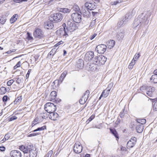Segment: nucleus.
<instances>
[{
    "instance_id": "1",
    "label": "nucleus",
    "mask_w": 157,
    "mask_h": 157,
    "mask_svg": "<svg viewBox=\"0 0 157 157\" xmlns=\"http://www.w3.org/2000/svg\"><path fill=\"white\" fill-rule=\"evenodd\" d=\"M148 15L145 13H142L136 18L133 23V27L135 29H141L147 25L149 22L148 20Z\"/></svg>"
},
{
    "instance_id": "2",
    "label": "nucleus",
    "mask_w": 157,
    "mask_h": 157,
    "mask_svg": "<svg viewBox=\"0 0 157 157\" xmlns=\"http://www.w3.org/2000/svg\"><path fill=\"white\" fill-rule=\"evenodd\" d=\"M107 58L102 55L95 57L93 60V63L95 65L100 66L104 64L107 60Z\"/></svg>"
},
{
    "instance_id": "3",
    "label": "nucleus",
    "mask_w": 157,
    "mask_h": 157,
    "mask_svg": "<svg viewBox=\"0 0 157 157\" xmlns=\"http://www.w3.org/2000/svg\"><path fill=\"white\" fill-rule=\"evenodd\" d=\"M63 17L62 14L58 13L51 15L49 17V19L52 22H58L62 20Z\"/></svg>"
},
{
    "instance_id": "4",
    "label": "nucleus",
    "mask_w": 157,
    "mask_h": 157,
    "mask_svg": "<svg viewBox=\"0 0 157 157\" xmlns=\"http://www.w3.org/2000/svg\"><path fill=\"white\" fill-rule=\"evenodd\" d=\"M56 105L52 103H47L44 105V109L48 113L53 112L56 111Z\"/></svg>"
},
{
    "instance_id": "5",
    "label": "nucleus",
    "mask_w": 157,
    "mask_h": 157,
    "mask_svg": "<svg viewBox=\"0 0 157 157\" xmlns=\"http://www.w3.org/2000/svg\"><path fill=\"white\" fill-rule=\"evenodd\" d=\"M74 21L71 20H68L67 22V30L70 31V32H73L76 29L77 27L76 26L75 24L74 23Z\"/></svg>"
},
{
    "instance_id": "6",
    "label": "nucleus",
    "mask_w": 157,
    "mask_h": 157,
    "mask_svg": "<svg viewBox=\"0 0 157 157\" xmlns=\"http://www.w3.org/2000/svg\"><path fill=\"white\" fill-rule=\"evenodd\" d=\"M56 34L59 37H65L66 38L68 36L67 32L64 27L63 28H61L57 30Z\"/></svg>"
},
{
    "instance_id": "7",
    "label": "nucleus",
    "mask_w": 157,
    "mask_h": 157,
    "mask_svg": "<svg viewBox=\"0 0 157 157\" xmlns=\"http://www.w3.org/2000/svg\"><path fill=\"white\" fill-rule=\"evenodd\" d=\"M107 46L105 44L99 45L95 48V50L100 54H103L106 51Z\"/></svg>"
},
{
    "instance_id": "8",
    "label": "nucleus",
    "mask_w": 157,
    "mask_h": 157,
    "mask_svg": "<svg viewBox=\"0 0 157 157\" xmlns=\"http://www.w3.org/2000/svg\"><path fill=\"white\" fill-rule=\"evenodd\" d=\"M96 3L92 2H86L85 4V7L90 10H93L96 8Z\"/></svg>"
},
{
    "instance_id": "9",
    "label": "nucleus",
    "mask_w": 157,
    "mask_h": 157,
    "mask_svg": "<svg viewBox=\"0 0 157 157\" xmlns=\"http://www.w3.org/2000/svg\"><path fill=\"white\" fill-rule=\"evenodd\" d=\"M73 21L76 23L80 22L81 20V14L77 13H73L71 15Z\"/></svg>"
},
{
    "instance_id": "10",
    "label": "nucleus",
    "mask_w": 157,
    "mask_h": 157,
    "mask_svg": "<svg viewBox=\"0 0 157 157\" xmlns=\"http://www.w3.org/2000/svg\"><path fill=\"white\" fill-rule=\"evenodd\" d=\"M73 150L76 153H81L82 150V147L81 144L79 142L75 143L74 145Z\"/></svg>"
},
{
    "instance_id": "11",
    "label": "nucleus",
    "mask_w": 157,
    "mask_h": 157,
    "mask_svg": "<svg viewBox=\"0 0 157 157\" xmlns=\"http://www.w3.org/2000/svg\"><path fill=\"white\" fill-rule=\"evenodd\" d=\"M155 90V88L154 87L151 86H147L146 89V92L147 94L146 96L150 97H152Z\"/></svg>"
},
{
    "instance_id": "12",
    "label": "nucleus",
    "mask_w": 157,
    "mask_h": 157,
    "mask_svg": "<svg viewBox=\"0 0 157 157\" xmlns=\"http://www.w3.org/2000/svg\"><path fill=\"white\" fill-rule=\"evenodd\" d=\"M34 37L38 38H41L43 36V32L39 29H36L33 33Z\"/></svg>"
},
{
    "instance_id": "13",
    "label": "nucleus",
    "mask_w": 157,
    "mask_h": 157,
    "mask_svg": "<svg viewBox=\"0 0 157 157\" xmlns=\"http://www.w3.org/2000/svg\"><path fill=\"white\" fill-rule=\"evenodd\" d=\"M140 57L139 53H136L134 56L133 59L129 64L128 68L129 69H132L133 65L135 64V62Z\"/></svg>"
},
{
    "instance_id": "14",
    "label": "nucleus",
    "mask_w": 157,
    "mask_h": 157,
    "mask_svg": "<svg viewBox=\"0 0 157 157\" xmlns=\"http://www.w3.org/2000/svg\"><path fill=\"white\" fill-rule=\"evenodd\" d=\"M94 52L92 51L87 52L85 55L84 59L86 61H90L94 57Z\"/></svg>"
},
{
    "instance_id": "15",
    "label": "nucleus",
    "mask_w": 157,
    "mask_h": 157,
    "mask_svg": "<svg viewBox=\"0 0 157 157\" xmlns=\"http://www.w3.org/2000/svg\"><path fill=\"white\" fill-rule=\"evenodd\" d=\"M128 21V18L127 15H126L124 18L121 20H120L117 23V26L120 27L121 26H124L126 24Z\"/></svg>"
},
{
    "instance_id": "16",
    "label": "nucleus",
    "mask_w": 157,
    "mask_h": 157,
    "mask_svg": "<svg viewBox=\"0 0 157 157\" xmlns=\"http://www.w3.org/2000/svg\"><path fill=\"white\" fill-rule=\"evenodd\" d=\"M43 119V117L42 116H39L36 117L32 122V127H33L37 124L42 122Z\"/></svg>"
},
{
    "instance_id": "17",
    "label": "nucleus",
    "mask_w": 157,
    "mask_h": 157,
    "mask_svg": "<svg viewBox=\"0 0 157 157\" xmlns=\"http://www.w3.org/2000/svg\"><path fill=\"white\" fill-rule=\"evenodd\" d=\"M10 155L11 157H21V152L17 150H13L11 151Z\"/></svg>"
},
{
    "instance_id": "18",
    "label": "nucleus",
    "mask_w": 157,
    "mask_h": 157,
    "mask_svg": "<svg viewBox=\"0 0 157 157\" xmlns=\"http://www.w3.org/2000/svg\"><path fill=\"white\" fill-rule=\"evenodd\" d=\"M50 119L53 121L58 120L59 118V115L56 113L52 112L50 113L48 115Z\"/></svg>"
},
{
    "instance_id": "19",
    "label": "nucleus",
    "mask_w": 157,
    "mask_h": 157,
    "mask_svg": "<svg viewBox=\"0 0 157 157\" xmlns=\"http://www.w3.org/2000/svg\"><path fill=\"white\" fill-rule=\"evenodd\" d=\"M30 147V145L25 146L22 145L19 146V149L21 151H22L24 153H27L31 149Z\"/></svg>"
},
{
    "instance_id": "20",
    "label": "nucleus",
    "mask_w": 157,
    "mask_h": 157,
    "mask_svg": "<svg viewBox=\"0 0 157 157\" xmlns=\"http://www.w3.org/2000/svg\"><path fill=\"white\" fill-rule=\"evenodd\" d=\"M110 89V88H109V86L105 90L103 91L100 97L99 98V99H100L101 97H104L105 98L106 97L108 96L109 93Z\"/></svg>"
},
{
    "instance_id": "21",
    "label": "nucleus",
    "mask_w": 157,
    "mask_h": 157,
    "mask_svg": "<svg viewBox=\"0 0 157 157\" xmlns=\"http://www.w3.org/2000/svg\"><path fill=\"white\" fill-rule=\"evenodd\" d=\"M67 73V71H64V72L61 74V75L59 78V79L58 81L59 83H61L62 82L63 79L66 76Z\"/></svg>"
},
{
    "instance_id": "22",
    "label": "nucleus",
    "mask_w": 157,
    "mask_h": 157,
    "mask_svg": "<svg viewBox=\"0 0 157 157\" xmlns=\"http://www.w3.org/2000/svg\"><path fill=\"white\" fill-rule=\"evenodd\" d=\"M84 61L82 59H79L76 65V67L78 68L82 69L84 67Z\"/></svg>"
},
{
    "instance_id": "23",
    "label": "nucleus",
    "mask_w": 157,
    "mask_h": 157,
    "mask_svg": "<svg viewBox=\"0 0 157 157\" xmlns=\"http://www.w3.org/2000/svg\"><path fill=\"white\" fill-rule=\"evenodd\" d=\"M34 149H31L29 150V157H36L37 156V152Z\"/></svg>"
},
{
    "instance_id": "24",
    "label": "nucleus",
    "mask_w": 157,
    "mask_h": 157,
    "mask_svg": "<svg viewBox=\"0 0 157 157\" xmlns=\"http://www.w3.org/2000/svg\"><path fill=\"white\" fill-rule=\"evenodd\" d=\"M52 21H48L45 23V28L48 29H52L54 26L53 24L52 23Z\"/></svg>"
},
{
    "instance_id": "25",
    "label": "nucleus",
    "mask_w": 157,
    "mask_h": 157,
    "mask_svg": "<svg viewBox=\"0 0 157 157\" xmlns=\"http://www.w3.org/2000/svg\"><path fill=\"white\" fill-rule=\"evenodd\" d=\"M154 75H152L150 78V80L151 82L154 83H157V73L155 72V71H154Z\"/></svg>"
},
{
    "instance_id": "26",
    "label": "nucleus",
    "mask_w": 157,
    "mask_h": 157,
    "mask_svg": "<svg viewBox=\"0 0 157 157\" xmlns=\"http://www.w3.org/2000/svg\"><path fill=\"white\" fill-rule=\"evenodd\" d=\"M136 128L137 132L139 133H141L144 129L143 125L140 124L137 125Z\"/></svg>"
},
{
    "instance_id": "27",
    "label": "nucleus",
    "mask_w": 157,
    "mask_h": 157,
    "mask_svg": "<svg viewBox=\"0 0 157 157\" xmlns=\"http://www.w3.org/2000/svg\"><path fill=\"white\" fill-rule=\"evenodd\" d=\"M115 44V41L113 40H111L108 43L107 47L111 49L113 48Z\"/></svg>"
},
{
    "instance_id": "28",
    "label": "nucleus",
    "mask_w": 157,
    "mask_h": 157,
    "mask_svg": "<svg viewBox=\"0 0 157 157\" xmlns=\"http://www.w3.org/2000/svg\"><path fill=\"white\" fill-rule=\"evenodd\" d=\"M18 15L17 14H14L10 19V22L11 24L13 23L17 19Z\"/></svg>"
},
{
    "instance_id": "29",
    "label": "nucleus",
    "mask_w": 157,
    "mask_h": 157,
    "mask_svg": "<svg viewBox=\"0 0 157 157\" xmlns=\"http://www.w3.org/2000/svg\"><path fill=\"white\" fill-rule=\"evenodd\" d=\"M124 36V33L122 32H119L117 35V37L119 40L123 39Z\"/></svg>"
},
{
    "instance_id": "30",
    "label": "nucleus",
    "mask_w": 157,
    "mask_h": 157,
    "mask_svg": "<svg viewBox=\"0 0 157 157\" xmlns=\"http://www.w3.org/2000/svg\"><path fill=\"white\" fill-rule=\"evenodd\" d=\"M110 129L111 133L115 136L116 138L118 139V135L117 132L115 130L113 129Z\"/></svg>"
},
{
    "instance_id": "31",
    "label": "nucleus",
    "mask_w": 157,
    "mask_h": 157,
    "mask_svg": "<svg viewBox=\"0 0 157 157\" xmlns=\"http://www.w3.org/2000/svg\"><path fill=\"white\" fill-rule=\"evenodd\" d=\"M135 144L130 140H129L127 143V147L129 148H132L134 146Z\"/></svg>"
},
{
    "instance_id": "32",
    "label": "nucleus",
    "mask_w": 157,
    "mask_h": 157,
    "mask_svg": "<svg viewBox=\"0 0 157 157\" xmlns=\"http://www.w3.org/2000/svg\"><path fill=\"white\" fill-rule=\"evenodd\" d=\"M71 11V10L66 8H60V11L64 13H69Z\"/></svg>"
},
{
    "instance_id": "33",
    "label": "nucleus",
    "mask_w": 157,
    "mask_h": 157,
    "mask_svg": "<svg viewBox=\"0 0 157 157\" xmlns=\"http://www.w3.org/2000/svg\"><path fill=\"white\" fill-rule=\"evenodd\" d=\"M82 11L83 13V15L86 16L89 15L90 13L89 11V10L87 9L86 8L85 9H83V8H82Z\"/></svg>"
},
{
    "instance_id": "34",
    "label": "nucleus",
    "mask_w": 157,
    "mask_h": 157,
    "mask_svg": "<svg viewBox=\"0 0 157 157\" xmlns=\"http://www.w3.org/2000/svg\"><path fill=\"white\" fill-rule=\"evenodd\" d=\"M136 121L138 123L140 124L143 125V124H145L146 122V120L145 119H137L136 120Z\"/></svg>"
},
{
    "instance_id": "35",
    "label": "nucleus",
    "mask_w": 157,
    "mask_h": 157,
    "mask_svg": "<svg viewBox=\"0 0 157 157\" xmlns=\"http://www.w3.org/2000/svg\"><path fill=\"white\" fill-rule=\"evenodd\" d=\"M50 96L51 97V99H55L57 96L56 92V91H52L50 94Z\"/></svg>"
},
{
    "instance_id": "36",
    "label": "nucleus",
    "mask_w": 157,
    "mask_h": 157,
    "mask_svg": "<svg viewBox=\"0 0 157 157\" xmlns=\"http://www.w3.org/2000/svg\"><path fill=\"white\" fill-rule=\"evenodd\" d=\"M6 20V17L4 16L0 17V23L2 24H4Z\"/></svg>"
},
{
    "instance_id": "37",
    "label": "nucleus",
    "mask_w": 157,
    "mask_h": 157,
    "mask_svg": "<svg viewBox=\"0 0 157 157\" xmlns=\"http://www.w3.org/2000/svg\"><path fill=\"white\" fill-rule=\"evenodd\" d=\"M21 98L22 96H21L19 97H18L17 98L15 99V100L14 101V104H15L20 102L22 100Z\"/></svg>"
},
{
    "instance_id": "38",
    "label": "nucleus",
    "mask_w": 157,
    "mask_h": 157,
    "mask_svg": "<svg viewBox=\"0 0 157 157\" xmlns=\"http://www.w3.org/2000/svg\"><path fill=\"white\" fill-rule=\"evenodd\" d=\"M56 52V50L55 48L52 49L50 52L49 53L48 56L51 57L53 56L55 54Z\"/></svg>"
},
{
    "instance_id": "39",
    "label": "nucleus",
    "mask_w": 157,
    "mask_h": 157,
    "mask_svg": "<svg viewBox=\"0 0 157 157\" xmlns=\"http://www.w3.org/2000/svg\"><path fill=\"white\" fill-rule=\"evenodd\" d=\"M6 91V88L3 86L0 89V94H5Z\"/></svg>"
},
{
    "instance_id": "40",
    "label": "nucleus",
    "mask_w": 157,
    "mask_h": 157,
    "mask_svg": "<svg viewBox=\"0 0 157 157\" xmlns=\"http://www.w3.org/2000/svg\"><path fill=\"white\" fill-rule=\"evenodd\" d=\"M72 9H73V10L76 11H78V12L80 11L79 7L76 4H75L74 5L72 8Z\"/></svg>"
},
{
    "instance_id": "41",
    "label": "nucleus",
    "mask_w": 157,
    "mask_h": 157,
    "mask_svg": "<svg viewBox=\"0 0 157 157\" xmlns=\"http://www.w3.org/2000/svg\"><path fill=\"white\" fill-rule=\"evenodd\" d=\"M46 128V126H44L43 127H39L37 128L36 129L34 130L33 132H35L37 131H40L42 130H43Z\"/></svg>"
},
{
    "instance_id": "42",
    "label": "nucleus",
    "mask_w": 157,
    "mask_h": 157,
    "mask_svg": "<svg viewBox=\"0 0 157 157\" xmlns=\"http://www.w3.org/2000/svg\"><path fill=\"white\" fill-rule=\"evenodd\" d=\"M27 39L29 40H33V37L32 36L31 34L29 32H27Z\"/></svg>"
},
{
    "instance_id": "43",
    "label": "nucleus",
    "mask_w": 157,
    "mask_h": 157,
    "mask_svg": "<svg viewBox=\"0 0 157 157\" xmlns=\"http://www.w3.org/2000/svg\"><path fill=\"white\" fill-rule=\"evenodd\" d=\"M90 94V91L89 90H87L85 93L84 94V95L82 97H84V98H85L86 100H87L88 98V96Z\"/></svg>"
},
{
    "instance_id": "44",
    "label": "nucleus",
    "mask_w": 157,
    "mask_h": 157,
    "mask_svg": "<svg viewBox=\"0 0 157 157\" xmlns=\"http://www.w3.org/2000/svg\"><path fill=\"white\" fill-rule=\"evenodd\" d=\"M87 100L85 98H84V97H82L79 100V101L80 104H83Z\"/></svg>"
},
{
    "instance_id": "45",
    "label": "nucleus",
    "mask_w": 157,
    "mask_h": 157,
    "mask_svg": "<svg viewBox=\"0 0 157 157\" xmlns=\"http://www.w3.org/2000/svg\"><path fill=\"white\" fill-rule=\"evenodd\" d=\"M14 79H15V80L16 79V82L18 84H20L23 80L22 78L21 77H18L17 78H14Z\"/></svg>"
},
{
    "instance_id": "46",
    "label": "nucleus",
    "mask_w": 157,
    "mask_h": 157,
    "mask_svg": "<svg viewBox=\"0 0 157 157\" xmlns=\"http://www.w3.org/2000/svg\"><path fill=\"white\" fill-rule=\"evenodd\" d=\"M53 151L52 150L49 151L48 153L45 155L44 157H51L53 153Z\"/></svg>"
},
{
    "instance_id": "47",
    "label": "nucleus",
    "mask_w": 157,
    "mask_h": 157,
    "mask_svg": "<svg viewBox=\"0 0 157 157\" xmlns=\"http://www.w3.org/2000/svg\"><path fill=\"white\" fill-rule=\"evenodd\" d=\"M153 109L154 111H157V101H156L153 106Z\"/></svg>"
},
{
    "instance_id": "48",
    "label": "nucleus",
    "mask_w": 157,
    "mask_h": 157,
    "mask_svg": "<svg viewBox=\"0 0 157 157\" xmlns=\"http://www.w3.org/2000/svg\"><path fill=\"white\" fill-rule=\"evenodd\" d=\"M14 80L13 79H11L8 81L7 82V84L8 86H11Z\"/></svg>"
},
{
    "instance_id": "49",
    "label": "nucleus",
    "mask_w": 157,
    "mask_h": 157,
    "mask_svg": "<svg viewBox=\"0 0 157 157\" xmlns=\"http://www.w3.org/2000/svg\"><path fill=\"white\" fill-rule=\"evenodd\" d=\"M95 116L94 115H92L88 119L87 121V122L89 123V122L91 121L92 120H93Z\"/></svg>"
},
{
    "instance_id": "50",
    "label": "nucleus",
    "mask_w": 157,
    "mask_h": 157,
    "mask_svg": "<svg viewBox=\"0 0 157 157\" xmlns=\"http://www.w3.org/2000/svg\"><path fill=\"white\" fill-rule=\"evenodd\" d=\"M39 134H40V133H39V132H37V133L34 132L33 133H31V134H29L28 136V137L33 136H36L37 135H38Z\"/></svg>"
},
{
    "instance_id": "51",
    "label": "nucleus",
    "mask_w": 157,
    "mask_h": 157,
    "mask_svg": "<svg viewBox=\"0 0 157 157\" xmlns=\"http://www.w3.org/2000/svg\"><path fill=\"white\" fill-rule=\"evenodd\" d=\"M17 119V117L16 116H13V117H10L9 118V121H12L15 120L16 119Z\"/></svg>"
},
{
    "instance_id": "52",
    "label": "nucleus",
    "mask_w": 157,
    "mask_h": 157,
    "mask_svg": "<svg viewBox=\"0 0 157 157\" xmlns=\"http://www.w3.org/2000/svg\"><path fill=\"white\" fill-rule=\"evenodd\" d=\"M8 98L7 95H5L2 98V101L4 102H5L7 101Z\"/></svg>"
},
{
    "instance_id": "53",
    "label": "nucleus",
    "mask_w": 157,
    "mask_h": 157,
    "mask_svg": "<svg viewBox=\"0 0 157 157\" xmlns=\"http://www.w3.org/2000/svg\"><path fill=\"white\" fill-rule=\"evenodd\" d=\"M124 109L122 111H121L120 114V116L121 118L123 117L124 115Z\"/></svg>"
},
{
    "instance_id": "54",
    "label": "nucleus",
    "mask_w": 157,
    "mask_h": 157,
    "mask_svg": "<svg viewBox=\"0 0 157 157\" xmlns=\"http://www.w3.org/2000/svg\"><path fill=\"white\" fill-rule=\"evenodd\" d=\"M130 140L132 142H133L134 143L136 144V138L135 137H134L132 138Z\"/></svg>"
},
{
    "instance_id": "55",
    "label": "nucleus",
    "mask_w": 157,
    "mask_h": 157,
    "mask_svg": "<svg viewBox=\"0 0 157 157\" xmlns=\"http://www.w3.org/2000/svg\"><path fill=\"white\" fill-rule=\"evenodd\" d=\"M146 87L145 86H142L140 87V90L142 91V92H144V91L145 90L146 91Z\"/></svg>"
},
{
    "instance_id": "56",
    "label": "nucleus",
    "mask_w": 157,
    "mask_h": 157,
    "mask_svg": "<svg viewBox=\"0 0 157 157\" xmlns=\"http://www.w3.org/2000/svg\"><path fill=\"white\" fill-rule=\"evenodd\" d=\"M31 71V69H29V70L27 73L26 75V78H28Z\"/></svg>"
},
{
    "instance_id": "57",
    "label": "nucleus",
    "mask_w": 157,
    "mask_h": 157,
    "mask_svg": "<svg viewBox=\"0 0 157 157\" xmlns=\"http://www.w3.org/2000/svg\"><path fill=\"white\" fill-rule=\"evenodd\" d=\"M10 138V135L9 134L7 133L6 134L5 136V140H6Z\"/></svg>"
},
{
    "instance_id": "58",
    "label": "nucleus",
    "mask_w": 157,
    "mask_h": 157,
    "mask_svg": "<svg viewBox=\"0 0 157 157\" xmlns=\"http://www.w3.org/2000/svg\"><path fill=\"white\" fill-rule=\"evenodd\" d=\"M6 148L4 146L0 147V151H4L5 150Z\"/></svg>"
},
{
    "instance_id": "59",
    "label": "nucleus",
    "mask_w": 157,
    "mask_h": 157,
    "mask_svg": "<svg viewBox=\"0 0 157 157\" xmlns=\"http://www.w3.org/2000/svg\"><path fill=\"white\" fill-rule=\"evenodd\" d=\"M95 20H94L91 22L90 24V27H92L95 24Z\"/></svg>"
},
{
    "instance_id": "60",
    "label": "nucleus",
    "mask_w": 157,
    "mask_h": 157,
    "mask_svg": "<svg viewBox=\"0 0 157 157\" xmlns=\"http://www.w3.org/2000/svg\"><path fill=\"white\" fill-rule=\"evenodd\" d=\"M21 61H19L17 62V63L16 65V67H20L21 66Z\"/></svg>"
},
{
    "instance_id": "61",
    "label": "nucleus",
    "mask_w": 157,
    "mask_h": 157,
    "mask_svg": "<svg viewBox=\"0 0 157 157\" xmlns=\"http://www.w3.org/2000/svg\"><path fill=\"white\" fill-rule=\"evenodd\" d=\"M119 2H120L119 1H115L113 2V4L114 5H116L117 3H118Z\"/></svg>"
},
{
    "instance_id": "62",
    "label": "nucleus",
    "mask_w": 157,
    "mask_h": 157,
    "mask_svg": "<svg viewBox=\"0 0 157 157\" xmlns=\"http://www.w3.org/2000/svg\"><path fill=\"white\" fill-rule=\"evenodd\" d=\"M21 0H13V1L14 2L16 3H20L21 2Z\"/></svg>"
},
{
    "instance_id": "63",
    "label": "nucleus",
    "mask_w": 157,
    "mask_h": 157,
    "mask_svg": "<svg viewBox=\"0 0 157 157\" xmlns=\"http://www.w3.org/2000/svg\"><path fill=\"white\" fill-rule=\"evenodd\" d=\"M96 35V34L95 35V34H94V35H92L91 36L90 39L91 40L93 39L94 38V37Z\"/></svg>"
},
{
    "instance_id": "64",
    "label": "nucleus",
    "mask_w": 157,
    "mask_h": 157,
    "mask_svg": "<svg viewBox=\"0 0 157 157\" xmlns=\"http://www.w3.org/2000/svg\"><path fill=\"white\" fill-rule=\"evenodd\" d=\"M84 157H90V155L86 154L85 156Z\"/></svg>"
}]
</instances>
